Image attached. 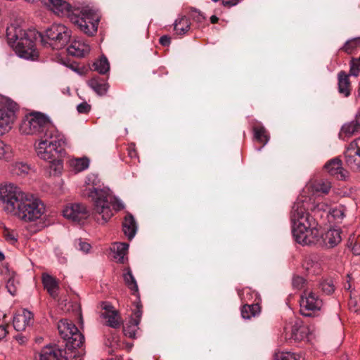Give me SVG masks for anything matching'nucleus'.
Masks as SVG:
<instances>
[{
    "label": "nucleus",
    "mask_w": 360,
    "mask_h": 360,
    "mask_svg": "<svg viewBox=\"0 0 360 360\" xmlns=\"http://www.w3.org/2000/svg\"><path fill=\"white\" fill-rule=\"evenodd\" d=\"M308 333V327L301 320L297 319L291 326L290 338L296 342L302 341L307 338Z\"/></svg>",
    "instance_id": "obj_20"
},
{
    "label": "nucleus",
    "mask_w": 360,
    "mask_h": 360,
    "mask_svg": "<svg viewBox=\"0 0 360 360\" xmlns=\"http://www.w3.org/2000/svg\"><path fill=\"white\" fill-rule=\"evenodd\" d=\"M191 17L198 22H201L205 20V16L198 10L193 9L191 11Z\"/></svg>",
    "instance_id": "obj_47"
},
{
    "label": "nucleus",
    "mask_w": 360,
    "mask_h": 360,
    "mask_svg": "<svg viewBox=\"0 0 360 360\" xmlns=\"http://www.w3.org/2000/svg\"><path fill=\"white\" fill-rule=\"evenodd\" d=\"M77 110L79 113H87L91 110V105L88 104L86 102H83L79 103L77 106Z\"/></svg>",
    "instance_id": "obj_48"
},
{
    "label": "nucleus",
    "mask_w": 360,
    "mask_h": 360,
    "mask_svg": "<svg viewBox=\"0 0 360 360\" xmlns=\"http://www.w3.org/2000/svg\"><path fill=\"white\" fill-rule=\"evenodd\" d=\"M129 245L126 243H115L112 245L111 250L114 259L119 263L123 264L125 255L127 253Z\"/></svg>",
    "instance_id": "obj_25"
},
{
    "label": "nucleus",
    "mask_w": 360,
    "mask_h": 360,
    "mask_svg": "<svg viewBox=\"0 0 360 360\" xmlns=\"http://www.w3.org/2000/svg\"><path fill=\"white\" fill-rule=\"evenodd\" d=\"M75 245L77 247L84 252H89L91 249V245L86 242L82 241L81 238L75 240Z\"/></svg>",
    "instance_id": "obj_45"
},
{
    "label": "nucleus",
    "mask_w": 360,
    "mask_h": 360,
    "mask_svg": "<svg viewBox=\"0 0 360 360\" xmlns=\"http://www.w3.org/2000/svg\"><path fill=\"white\" fill-rule=\"evenodd\" d=\"M56 129L48 117L40 112H34L23 118L19 130L22 134L37 135L40 138L45 134L55 131Z\"/></svg>",
    "instance_id": "obj_5"
},
{
    "label": "nucleus",
    "mask_w": 360,
    "mask_h": 360,
    "mask_svg": "<svg viewBox=\"0 0 360 360\" xmlns=\"http://www.w3.org/2000/svg\"><path fill=\"white\" fill-rule=\"evenodd\" d=\"M321 290L326 294H331L335 290L334 284L332 280H325L320 283Z\"/></svg>",
    "instance_id": "obj_41"
},
{
    "label": "nucleus",
    "mask_w": 360,
    "mask_h": 360,
    "mask_svg": "<svg viewBox=\"0 0 360 360\" xmlns=\"http://www.w3.org/2000/svg\"><path fill=\"white\" fill-rule=\"evenodd\" d=\"M17 109V104L13 101L8 102L7 106L0 109V134L8 132L12 128Z\"/></svg>",
    "instance_id": "obj_12"
},
{
    "label": "nucleus",
    "mask_w": 360,
    "mask_h": 360,
    "mask_svg": "<svg viewBox=\"0 0 360 360\" xmlns=\"http://www.w3.org/2000/svg\"><path fill=\"white\" fill-rule=\"evenodd\" d=\"M212 1H214V2H217V1H219V0H212Z\"/></svg>",
    "instance_id": "obj_60"
},
{
    "label": "nucleus",
    "mask_w": 360,
    "mask_h": 360,
    "mask_svg": "<svg viewBox=\"0 0 360 360\" xmlns=\"http://www.w3.org/2000/svg\"><path fill=\"white\" fill-rule=\"evenodd\" d=\"M191 23L185 16L177 18L174 23V30L176 34L184 35L190 29Z\"/></svg>",
    "instance_id": "obj_29"
},
{
    "label": "nucleus",
    "mask_w": 360,
    "mask_h": 360,
    "mask_svg": "<svg viewBox=\"0 0 360 360\" xmlns=\"http://www.w3.org/2000/svg\"><path fill=\"white\" fill-rule=\"evenodd\" d=\"M17 282L13 278H10L6 283V288L11 295L13 296L15 295L17 293L18 288H17Z\"/></svg>",
    "instance_id": "obj_44"
},
{
    "label": "nucleus",
    "mask_w": 360,
    "mask_h": 360,
    "mask_svg": "<svg viewBox=\"0 0 360 360\" xmlns=\"http://www.w3.org/2000/svg\"><path fill=\"white\" fill-rule=\"evenodd\" d=\"M304 281L303 277L299 276H295L292 279V285L294 288L300 289L302 288Z\"/></svg>",
    "instance_id": "obj_49"
},
{
    "label": "nucleus",
    "mask_w": 360,
    "mask_h": 360,
    "mask_svg": "<svg viewBox=\"0 0 360 360\" xmlns=\"http://www.w3.org/2000/svg\"><path fill=\"white\" fill-rule=\"evenodd\" d=\"M42 283L49 294L54 299L58 295L59 285L57 280L48 274H42Z\"/></svg>",
    "instance_id": "obj_21"
},
{
    "label": "nucleus",
    "mask_w": 360,
    "mask_h": 360,
    "mask_svg": "<svg viewBox=\"0 0 360 360\" xmlns=\"http://www.w3.org/2000/svg\"><path fill=\"white\" fill-rule=\"evenodd\" d=\"M33 314L24 309L18 311L13 319V326L15 330L23 331L33 323Z\"/></svg>",
    "instance_id": "obj_15"
},
{
    "label": "nucleus",
    "mask_w": 360,
    "mask_h": 360,
    "mask_svg": "<svg viewBox=\"0 0 360 360\" xmlns=\"http://www.w3.org/2000/svg\"><path fill=\"white\" fill-rule=\"evenodd\" d=\"M89 51V45L81 39H74L70 46L68 48V53L76 57H84L88 54Z\"/></svg>",
    "instance_id": "obj_19"
},
{
    "label": "nucleus",
    "mask_w": 360,
    "mask_h": 360,
    "mask_svg": "<svg viewBox=\"0 0 360 360\" xmlns=\"http://www.w3.org/2000/svg\"><path fill=\"white\" fill-rule=\"evenodd\" d=\"M360 46V38H354L348 40L342 47L347 53H352L355 49Z\"/></svg>",
    "instance_id": "obj_39"
},
{
    "label": "nucleus",
    "mask_w": 360,
    "mask_h": 360,
    "mask_svg": "<svg viewBox=\"0 0 360 360\" xmlns=\"http://www.w3.org/2000/svg\"><path fill=\"white\" fill-rule=\"evenodd\" d=\"M67 16L70 18L71 21L84 33L88 35H93L96 32L99 16L94 11L84 8L80 12L79 15H77L74 13L71 9L70 15Z\"/></svg>",
    "instance_id": "obj_8"
},
{
    "label": "nucleus",
    "mask_w": 360,
    "mask_h": 360,
    "mask_svg": "<svg viewBox=\"0 0 360 360\" xmlns=\"http://www.w3.org/2000/svg\"><path fill=\"white\" fill-rule=\"evenodd\" d=\"M60 155H56V158L47 160L49 165L46 168V172L49 176H58L61 174L63 168V161L59 159Z\"/></svg>",
    "instance_id": "obj_27"
},
{
    "label": "nucleus",
    "mask_w": 360,
    "mask_h": 360,
    "mask_svg": "<svg viewBox=\"0 0 360 360\" xmlns=\"http://www.w3.org/2000/svg\"><path fill=\"white\" fill-rule=\"evenodd\" d=\"M350 287H351V285H350V284L349 283L345 285V289L349 290L350 288Z\"/></svg>",
    "instance_id": "obj_58"
},
{
    "label": "nucleus",
    "mask_w": 360,
    "mask_h": 360,
    "mask_svg": "<svg viewBox=\"0 0 360 360\" xmlns=\"http://www.w3.org/2000/svg\"><path fill=\"white\" fill-rule=\"evenodd\" d=\"M238 296L240 297L241 300H244V290L238 291Z\"/></svg>",
    "instance_id": "obj_56"
},
{
    "label": "nucleus",
    "mask_w": 360,
    "mask_h": 360,
    "mask_svg": "<svg viewBox=\"0 0 360 360\" xmlns=\"http://www.w3.org/2000/svg\"><path fill=\"white\" fill-rule=\"evenodd\" d=\"M123 278L125 284L133 292V293H136L138 292V285L137 283L132 274V272L129 268H127L124 269V273L123 274Z\"/></svg>",
    "instance_id": "obj_33"
},
{
    "label": "nucleus",
    "mask_w": 360,
    "mask_h": 360,
    "mask_svg": "<svg viewBox=\"0 0 360 360\" xmlns=\"http://www.w3.org/2000/svg\"><path fill=\"white\" fill-rule=\"evenodd\" d=\"M35 360H82L76 352L62 349L57 345H47L43 347L35 357Z\"/></svg>",
    "instance_id": "obj_11"
},
{
    "label": "nucleus",
    "mask_w": 360,
    "mask_h": 360,
    "mask_svg": "<svg viewBox=\"0 0 360 360\" xmlns=\"http://www.w3.org/2000/svg\"><path fill=\"white\" fill-rule=\"evenodd\" d=\"M327 205L324 203L314 205L311 198L307 199L300 196L294 203L290 212L292 223V236L295 240L302 245L318 244L325 248H333L341 240V231L339 229H329L320 235L317 222L308 212L312 211L326 210Z\"/></svg>",
    "instance_id": "obj_1"
},
{
    "label": "nucleus",
    "mask_w": 360,
    "mask_h": 360,
    "mask_svg": "<svg viewBox=\"0 0 360 360\" xmlns=\"http://www.w3.org/2000/svg\"><path fill=\"white\" fill-rule=\"evenodd\" d=\"M260 311V307L258 304H245L241 309V316L245 319H249L256 316Z\"/></svg>",
    "instance_id": "obj_34"
},
{
    "label": "nucleus",
    "mask_w": 360,
    "mask_h": 360,
    "mask_svg": "<svg viewBox=\"0 0 360 360\" xmlns=\"http://www.w3.org/2000/svg\"><path fill=\"white\" fill-rule=\"evenodd\" d=\"M41 3L58 16L70 15L72 6L63 0H40Z\"/></svg>",
    "instance_id": "obj_16"
},
{
    "label": "nucleus",
    "mask_w": 360,
    "mask_h": 360,
    "mask_svg": "<svg viewBox=\"0 0 360 360\" xmlns=\"http://www.w3.org/2000/svg\"><path fill=\"white\" fill-rule=\"evenodd\" d=\"M63 216L73 221L79 222L89 216L86 207L82 203H75L68 205L63 210Z\"/></svg>",
    "instance_id": "obj_14"
},
{
    "label": "nucleus",
    "mask_w": 360,
    "mask_h": 360,
    "mask_svg": "<svg viewBox=\"0 0 360 360\" xmlns=\"http://www.w3.org/2000/svg\"><path fill=\"white\" fill-rule=\"evenodd\" d=\"M89 86L98 95H105L109 88V85L106 80L100 77H95L91 78L88 82Z\"/></svg>",
    "instance_id": "obj_22"
},
{
    "label": "nucleus",
    "mask_w": 360,
    "mask_h": 360,
    "mask_svg": "<svg viewBox=\"0 0 360 360\" xmlns=\"http://www.w3.org/2000/svg\"><path fill=\"white\" fill-rule=\"evenodd\" d=\"M254 138L263 145L267 143L269 136L266 129L262 125H256L253 127Z\"/></svg>",
    "instance_id": "obj_32"
},
{
    "label": "nucleus",
    "mask_w": 360,
    "mask_h": 360,
    "mask_svg": "<svg viewBox=\"0 0 360 360\" xmlns=\"http://www.w3.org/2000/svg\"><path fill=\"white\" fill-rule=\"evenodd\" d=\"M274 360H299V359L296 354L287 352L277 353Z\"/></svg>",
    "instance_id": "obj_42"
},
{
    "label": "nucleus",
    "mask_w": 360,
    "mask_h": 360,
    "mask_svg": "<svg viewBox=\"0 0 360 360\" xmlns=\"http://www.w3.org/2000/svg\"><path fill=\"white\" fill-rule=\"evenodd\" d=\"M333 216L336 219H342L345 217L344 212L342 209H335L332 212Z\"/></svg>",
    "instance_id": "obj_52"
},
{
    "label": "nucleus",
    "mask_w": 360,
    "mask_h": 360,
    "mask_svg": "<svg viewBox=\"0 0 360 360\" xmlns=\"http://www.w3.org/2000/svg\"><path fill=\"white\" fill-rule=\"evenodd\" d=\"M58 329L61 338L67 340L72 348L82 346L84 337L72 321L60 320L58 323Z\"/></svg>",
    "instance_id": "obj_9"
},
{
    "label": "nucleus",
    "mask_w": 360,
    "mask_h": 360,
    "mask_svg": "<svg viewBox=\"0 0 360 360\" xmlns=\"http://www.w3.org/2000/svg\"><path fill=\"white\" fill-rule=\"evenodd\" d=\"M345 160L349 167L360 172V137L349 143L345 153Z\"/></svg>",
    "instance_id": "obj_13"
},
{
    "label": "nucleus",
    "mask_w": 360,
    "mask_h": 360,
    "mask_svg": "<svg viewBox=\"0 0 360 360\" xmlns=\"http://www.w3.org/2000/svg\"><path fill=\"white\" fill-rule=\"evenodd\" d=\"M359 132H360V110L356 113L354 120L342 125L339 136L345 139Z\"/></svg>",
    "instance_id": "obj_18"
},
{
    "label": "nucleus",
    "mask_w": 360,
    "mask_h": 360,
    "mask_svg": "<svg viewBox=\"0 0 360 360\" xmlns=\"http://www.w3.org/2000/svg\"><path fill=\"white\" fill-rule=\"evenodd\" d=\"M13 156V151L12 147L0 140V160L8 161Z\"/></svg>",
    "instance_id": "obj_36"
},
{
    "label": "nucleus",
    "mask_w": 360,
    "mask_h": 360,
    "mask_svg": "<svg viewBox=\"0 0 360 360\" xmlns=\"http://www.w3.org/2000/svg\"><path fill=\"white\" fill-rule=\"evenodd\" d=\"M17 185L4 182L0 184V205L8 212L13 213L25 195Z\"/></svg>",
    "instance_id": "obj_7"
},
{
    "label": "nucleus",
    "mask_w": 360,
    "mask_h": 360,
    "mask_svg": "<svg viewBox=\"0 0 360 360\" xmlns=\"http://www.w3.org/2000/svg\"><path fill=\"white\" fill-rule=\"evenodd\" d=\"M137 326L133 323L132 325H128L124 328V333L126 336H128L130 338H134L136 336V327Z\"/></svg>",
    "instance_id": "obj_46"
},
{
    "label": "nucleus",
    "mask_w": 360,
    "mask_h": 360,
    "mask_svg": "<svg viewBox=\"0 0 360 360\" xmlns=\"http://www.w3.org/2000/svg\"><path fill=\"white\" fill-rule=\"evenodd\" d=\"M141 315H142V311L140 309L139 305H137V309L134 312V316H136V319H134L133 321V323H134L136 326H138L139 324Z\"/></svg>",
    "instance_id": "obj_50"
},
{
    "label": "nucleus",
    "mask_w": 360,
    "mask_h": 360,
    "mask_svg": "<svg viewBox=\"0 0 360 360\" xmlns=\"http://www.w3.org/2000/svg\"><path fill=\"white\" fill-rule=\"evenodd\" d=\"M71 30L65 25L54 23L46 30V41L41 34L34 30H26L17 23L11 24L6 29V37L8 44L13 47L16 54L21 58L35 60L39 57L35 41L41 38V43L49 45L53 49L65 47L70 40Z\"/></svg>",
    "instance_id": "obj_2"
},
{
    "label": "nucleus",
    "mask_w": 360,
    "mask_h": 360,
    "mask_svg": "<svg viewBox=\"0 0 360 360\" xmlns=\"http://www.w3.org/2000/svg\"><path fill=\"white\" fill-rule=\"evenodd\" d=\"M219 18L216 15H212L210 18V22L212 24L217 23L218 22Z\"/></svg>",
    "instance_id": "obj_55"
},
{
    "label": "nucleus",
    "mask_w": 360,
    "mask_h": 360,
    "mask_svg": "<svg viewBox=\"0 0 360 360\" xmlns=\"http://www.w3.org/2000/svg\"><path fill=\"white\" fill-rule=\"evenodd\" d=\"M66 139L63 134L57 129L55 131L45 134L34 143L37 156L44 160H51L56 155L63 156L65 154L64 147Z\"/></svg>",
    "instance_id": "obj_4"
},
{
    "label": "nucleus",
    "mask_w": 360,
    "mask_h": 360,
    "mask_svg": "<svg viewBox=\"0 0 360 360\" xmlns=\"http://www.w3.org/2000/svg\"><path fill=\"white\" fill-rule=\"evenodd\" d=\"M31 170L30 166L23 162H15L11 165V172L13 175L24 177L27 176Z\"/></svg>",
    "instance_id": "obj_30"
},
{
    "label": "nucleus",
    "mask_w": 360,
    "mask_h": 360,
    "mask_svg": "<svg viewBox=\"0 0 360 360\" xmlns=\"http://www.w3.org/2000/svg\"><path fill=\"white\" fill-rule=\"evenodd\" d=\"M356 60H357L360 63V56L358 58H355Z\"/></svg>",
    "instance_id": "obj_59"
},
{
    "label": "nucleus",
    "mask_w": 360,
    "mask_h": 360,
    "mask_svg": "<svg viewBox=\"0 0 360 360\" xmlns=\"http://www.w3.org/2000/svg\"><path fill=\"white\" fill-rule=\"evenodd\" d=\"M325 168L330 175L337 179H343L345 176L341 160L338 158H334L329 161L326 164Z\"/></svg>",
    "instance_id": "obj_23"
},
{
    "label": "nucleus",
    "mask_w": 360,
    "mask_h": 360,
    "mask_svg": "<svg viewBox=\"0 0 360 360\" xmlns=\"http://www.w3.org/2000/svg\"><path fill=\"white\" fill-rule=\"evenodd\" d=\"M3 236L8 243L14 245L17 243L18 239V234L15 230L4 228L3 231Z\"/></svg>",
    "instance_id": "obj_38"
},
{
    "label": "nucleus",
    "mask_w": 360,
    "mask_h": 360,
    "mask_svg": "<svg viewBox=\"0 0 360 360\" xmlns=\"http://www.w3.org/2000/svg\"><path fill=\"white\" fill-rule=\"evenodd\" d=\"M90 161L89 158H72L69 160V165L71 169L75 173L81 172L89 167Z\"/></svg>",
    "instance_id": "obj_26"
},
{
    "label": "nucleus",
    "mask_w": 360,
    "mask_h": 360,
    "mask_svg": "<svg viewBox=\"0 0 360 360\" xmlns=\"http://www.w3.org/2000/svg\"><path fill=\"white\" fill-rule=\"evenodd\" d=\"M122 229L124 235L131 240L136 235L137 226L134 218L131 214H127L122 223Z\"/></svg>",
    "instance_id": "obj_24"
},
{
    "label": "nucleus",
    "mask_w": 360,
    "mask_h": 360,
    "mask_svg": "<svg viewBox=\"0 0 360 360\" xmlns=\"http://www.w3.org/2000/svg\"><path fill=\"white\" fill-rule=\"evenodd\" d=\"M103 309L105 311L101 313V317L106 320V325L113 328H119L121 320L118 312L114 310L113 307L108 304H103Z\"/></svg>",
    "instance_id": "obj_17"
},
{
    "label": "nucleus",
    "mask_w": 360,
    "mask_h": 360,
    "mask_svg": "<svg viewBox=\"0 0 360 360\" xmlns=\"http://www.w3.org/2000/svg\"><path fill=\"white\" fill-rule=\"evenodd\" d=\"M7 325L1 324L0 326V340L4 339L8 333Z\"/></svg>",
    "instance_id": "obj_53"
},
{
    "label": "nucleus",
    "mask_w": 360,
    "mask_h": 360,
    "mask_svg": "<svg viewBox=\"0 0 360 360\" xmlns=\"http://www.w3.org/2000/svg\"><path fill=\"white\" fill-rule=\"evenodd\" d=\"M159 41L162 46H167L171 43V38L167 35H163L160 38Z\"/></svg>",
    "instance_id": "obj_51"
},
{
    "label": "nucleus",
    "mask_w": 360,
    "mask_h": 360,
    "mask_svg": "<svg viewBox=\"0 0 360 360\" xmlns=\"http://www.w3.org/2000/svg\"><path fill=\"white\" fill-rule=\"evenodd\" d=\"M94 70L104 75L110 70V64L106 57L102 56L93 64Z\"/></svg>",
    "instance_id": "obj_35"
},
{
    "label": "nucleus",
    "mask_w": 360,
    "mask_h": 360,
    "mask_svg": "<svg viewBox=\"0 0 360 360\" xmlns=\"http://www.w3.org/2000/svg\"><path fill=\"white\" fill-rule=\"evenodd\" d=\"M323 301L319 296L310 290H305L300 296V313L304 316H312L323 307Z\"/></svg>",
    "instance_id": "obj_10"
},
{
    "label": "nucleus",
    "mask_w": 360,
    "mask_h": 360,
    "mask_svg": "<svg viewBox=\"0 0 360 360\" xmlns=\"http://www.w3.org/2000/svg\"><path fill=\"white\" fill-rule=\"evenodd\" d=\"M304 266L309 274H316L320 271L319 264L318 262H314L311 259L306 260Z\"/></svg>",
    "instance_id": "obj_40"
},
{
    "label": "nucleus",
    "mask_w": 360,
    "mask_h": 360,
    "mask_svg": "<svg viewBox=\"0 0 360 360\" xmlns=\"http://www.w3.org/2000/svg\"><path fill=\"white\" fill-rule=\"evenodd\" d=\"M347 245L354 255H360V236H351L349 238Z\"/></svg>",
    "instance_id": "obj_37"
},
{
    "label": "nucleus",
    "mask_w": 360,
    "mask_h": 360,
    "mask_svg": "<svg viewBox=\"0 0 360 360\" xmlns=\"http://www.w3.org/2000/svg\"><path fill=\"white\" fill-rule=\"evenodd\" d=\"M338 89L339 92L345 96H348L350 94L351 86L349 75L345 72H340L338 74Z\"/></svg>",
    "instance_id": "obj_28"
},
{
    "label": "nucleus",
    "mask_w": 360,
    "mask_h": 360,
    "mask_svg": "<svg viewBox=\"0 0 360 360\" xmlns=\"http://www.w3.org/2000/svg\"><path fill=\"white\" fill-rule=\"evenodd\" d=\"M330 187V183L328 181H319L307 185L305 188V190L309 191L311 189L316 193H322L326 194L329 192Z\"/></svg>",
    "instance_id": "obj_31"
},
{
    "label": "nucleus",
    "mask_w": 360,
    "mask_h": 360,
    "mask_svg": "<svg viewBox=\"0 0 360 360\" xmlns=\"http://www.w3.org/2000/svg\"><path fill=\"white\" fill-rule=\"evenodd\" d=\"M100 181L94 174H89L82 189V195L91 200L95 214L101 217L102 223L107 222L113 215V210H120L124 206L108 187L99 186Z\"/></svg>",
    "instance_id": "obj_3"
},
{
    "label": "nucleus",
    "mask_w": 360,
    "mask_h": 360,
    "mask_svg": "<svg viewBox=\"0 0 360 360\" xmlns=\"http://www.w3.org/2000/svg\"><path fill=\"white\" fill-rule=\"evenodd\" d=\"M360 72V63L355 59H352L350 63L349 75L356 77Z\"/></svg>",
    "instance_id": "obj_43"
},
{
    "label": "nucleus",
    "mask_w": 360,
    "mask_h": 360,
    "mask_svg": "<svg viewBox=\"0 0 360 360\" xmlns=\"http://www.w3.org/2000/svg\"><path fill=\"white\" fill-rule=\"evenodd\" d=\"M46 212V206L39 198L25 193L23 199L19 202L13 214L21 220L30 222L39 219Z\"/></svg>",
    "instance_id": "obj_6"
},
{
    "label": "nucleus",
    "mask_w": 360,
    "mask_h": 360,
    "mask_svg": "<svg viewBox=\"0 0 360 360\" xmlns=\"http://www.w3.org/2000/svg\"><path fill=\"white\" fill-rule=\"evenodd\" d=\"M239 2V0H222V4L224 6H233Z\"/></svg>",
    "instance_id": "obj_54"
},
{
    "label": "nucleus",
    "mask_w": 360,
    "mask_h": 360,
    "mask_svg": "<svg viewBox=\"0 0 360 360\" xmlns=\"http://www.w3.org/2000/svg\"><path fill=\"white\" fill-rule=\"evenodd\" d=\"M4 259H5V257H4V253L0 251V262H2L3 260H4Z\"/></svg>",
    "instance_id": "obj_57"
}]
</instances>
